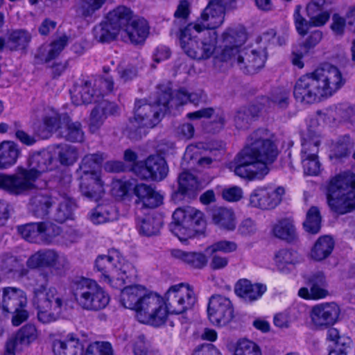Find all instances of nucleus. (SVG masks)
<instances>
[{"mask_svg":"<svg viewBox=\"0 0 355 355\" xmlns=\"http://www.w3.org/2000/svg\"><path fill=\"white\" fill-rule=\"evenodd\" d=\"M278 155L275 135L268 129L259 128L248 139L245 148L236 157L234 173L249 180L262 179L269 172Z\"/></svg>","mask_w":355,"mask_h":355,"instance_id":"nucleus-1","label":"nucleus"},{"mask_svg":"<svg viewBox=\"0 0 355 355\" xmlns=\"http://www.w3.org/2000/svg\"><path fill=\"white\" fill-rule=\"evenodd\" d=\"M248 38L241 26H231L221 33L218 43L222 50L218 58L222 62L238 67L245 73L252 74L261 69L267 56L264 50L241 49Z\"/></svg>","mask_w":355,"mask_h":355,"instance_id":"nucleus-2","label":"nucleus"},{"mask_svg":"<svg viewBox=\"0 0 355 355\" xmlns=\"http://www.w3.org/2000/svg\"><path fill=\"white\" fill-rule=\"evenodd\" d=\"M344 83L340 70L326 64L298 78L294 86L293 94L297 101L311 104L322 98L331 96Z\"/></svg>","mask_w":355,"mask_h":355,"instance_id":"nucleus-3","label":"nucleus"},{"mask_svg":"<svg viewBox=\"0 0 355 355\" xmlns=\"http://www.w3.org/2000/svg\"><path fill=\"white\" fill-rule=\"evenodd\" d=\"M48 153H36L28 160V168L18 166L16 173H0V189L14 196L26 194L35 188V181L46 172L51 164Z\"/></svg>","mask_w":355,"mask_h":355,"instance_id":"nucleus-4","label":"nucleus"},{"mask_svg":"<svg viewBox=\"0 0 355 355\" xmlns=\"http://www.w3.org/2000/svg\"><path fill=\"white\" fill-rule=\"evenodd\" d=\"M327 197L331 209L345 214L355 209V174L340 173L330 179L327 185Z\"/></svg>","mask_w":355,"mask_h":355,"instance_id":"nucleus-5","label":"nucleus"},{"mask_svg":"<svg viewBox=\"0 0 355 355\" xmlns=\"http://www.w3.org/2000/svg\"><path fill=\"white\" fill-rule=\"evenodd\" d=\"M71 291L78 306L89 311L104 309L110 300L106 291L96 281L89 278L81 277L73 280Z\"/></svg>","mask_w":355,"mask_h":355,"instance_id":"nucleus-6","label":"nucleus"},{"mask_svg":"<svg viewBox=\"0 0 355 355\" xmlns=\"http://www.w3.org/2000/svg\"><path fill=\"white\" fill-rule=\"evenodd\" d=\"M95 268L101 272V281L111 286L119 288L125 283V279L135 275L132 264L113 250L107 255H99L95 261Z\"/></svg>","mask_w":355,"mask_h":355,"instance_id":"nucleus-7","label":"nucleus"},{"mask_svg":"<svg viewBox=\"0 0 355 355\" xmlns=\"http://www.w3.org/2000/svg\"><path fill=\"white\" fill-rule=\"evenodd\" d=\"M32 303L37 309V318L44 324L58 320L62 314L63 296L54 287L47 288V281L33 288Z\"/></svg>","mask_w":355,"mask_h":355,"instance_id":"nucleus-8","label":"nucleus"},{"mask_svg":"<svg viewBox=\"0 0 355 355\" xmlns=\"http://www.w3.org/2000/svg\"><path fill=\"white\" fill-rule=\"evenodd\" d=\"M205 222L203 214L192 207L177 209L169 225L171 232L183 242L202 233Z\"/></svg>","mask_w":355,"mask_h":355,"instance_id":"nucleus-9","label":"nucleus"},{"mask_svg":"<svg viewBox=\"0 0 355 355\" xmlns=\"http://www.w3.org/2000/svg\"><path fill=\"white\" fill-rule=\"evenodd\" d=\"M161 110L145 99L136 100L133 109V117L129 119L126 131L130 138L140 139L145 134V128H152L159 121Z\"/></svg>","mask_w":355,"mask_h":355,"instance_id":"nucleus-10","label":"nucleus"},{"mask_svg":"<svg viewBox=\"0 0 355 355\" xmlns=\"http://www.w3.org/2000/svg\"><path fill=\"white\" fill-rule=\"evenodd\" d=\"M198 33L194 28H189L188 26L180 31V41L182 49L191 58L196 60H205L210 58L214 53L217 43V33L216 31H207L204 37L198 40L195 38Z\"/></svg>","mask_w":355,"mask_h":355,"instance_id":"nucleus-11","label":"nucleus"},{"mask_svg":"<svg viewBox=\"0 0 355 355\" xmlns=\"http://www.w3.org/2000/svg\"><path fill=\"white\" fill-rule=\"evenodd\" d=\"M137 320L144 324L159 327L168 317V310L162 297L147 291L135 310Z\"/></svg>","mask_w":355,"mask_h":355,"instance_id":"nucleus-12","label":"nucleus"},{"mask_svg":"<svg viewBox=\"0 0 355 355\" xmlns=\"http://www.w3.org/2000/svg\"><path fill=\"white\" fill-rule=\"evenodd\" d=\"M234 3L235 0H209L196 21L187 25L188 30L194 28L197 33H201L219 28L224 23L226 10L233 7Z\"/></svg>","mask_w":355,"mask_h":355,"instance_id":"nucleus-13","label":"nucleus"},{"mask_svg":"<svg viewBox=\"0 0 355 355\" xmlns=\"http://www.w3.org/2000/svg\"><path fill=\"white\" fill-rule=\"evenodd\" d=\"M320 137L315 130L309 128L302 135L301 160L306 175H317L320 171L318 153Z\"/></svg>","mask_w":355,"mask_h":355,"instance_id":"nucleus-14","label":"nucleus"},{"mask_svg":"<svg viewBox=\"0 0 355 355\" xmlns=\"http://www.w3.org/2000/svg\"><path fill=\"white\" fill-rule=\"evenodd\" d=\"M165 298L166 307L175 314L191 309L197 301L193 287L185 283L171 286L166 293Z\"/></svg>","mask_w":355,"mask_h":355,"instance_id":"nucleus-15","label":"nucleus"},{"mask_svg":"<svg viewBox=\"0 0 355 355\" xmlns=\"http://www.w3.org/2000/svg\"><path fill=\"white\" fill-rule=\"evenodd\" d=\"M210 322L218 327L228 324L234 318V307L229 298L217 295L210 299L207 307Z\"/></svg>","mask_w":355,"mask_h":355,"instance_id":"nucleus-16","label":"nucleus"},{"mask_svg":"<svg viewBox=\"0 0 355 355\" xmlns=\"http://www.w3.org/2000/svg\"><path fill=\"white\" fill-rule=\"evenodd\" d=\"M106 155L104 153H98L95 154H89L85 155L79 166L77 173L81 175L83 180L82 188L84 192H87V185L89 180L94 183V193L101 191V187L99 183H97L98 175H100V168Z\"/></svg>","mask_w":355,"mask_h":355,"instance_id":"nucleus-17","label":"nucleus"},{"mask_svg":"<svg viewBox=\"0 0 355 355\" xmlns=\"http://www.w3.org/2000/svg\"><path fill=\"white\" fill-rule=\"evenodd\" d=\"M285 190L282 187H257L250 196L249 205L262 210L272 209L281 202Z\"/></svg>","mask_w":355,"mask_h":355,"instance_id":"nucleus-18","label":"nucleus"},{"mask_svg":"<svg viewBox=\"0 0 355 355\" xmlns=\"http://www.w3.org/2000/svg\"><path fill=\"white\" fill-rule=\"evenodd\" d=\"M141 179L159 182L168 175V167L165 159L160 155H150L140 165L134 168Z\"/></svg>","mask_w":355,"mask_h":355,"instance_id":"nucleus-19","label":"nucleus"},{"mask_svg":"<svg viewBox=\"0 0 355 355\" xmlns=\"http://www.w3.org/2000/svg\"><path fill=\"white\" fill-rule=\"evenodd\" d=\"M340 310L334 302H324L312 307L310 318L312 324L319 329H327L337 322Z\"/></svg>","mask_w":355,"mask_h":355,"instance_id":"nucleus-20","label":"nucleus"},{"mask_svg":"<svg viewBox=\"0 0 355 355\" xmlns=\"http://www.w3.org/2000/svg\"><path fill=\"white\" fill-rule=\"evenodd\" d=\"M119 112L120 108L116 103L106 100L100 101L91 111L89 123V130L93 133L96 132L107 116L118 115Z\"/></svg>","mask_w":355,"mask_h":355,"instance_id":"nucleus-21","label":"nucleus"},{"mask_svg":"<svg viewBox=\"0 0 355 355\" xmlns=\"http://www.w3.org/2000/svg\"><path fill=\"white\" fill-rule=\"evenodd\" d=\"M149 34V26L143 17H134L122 31L121 38L133 44H143Z\"/></svg>","mask_w":355,"mask_h":355,"instance_id":"nucleus-22","label":"nucleus"},{"mask_svg":"<svg viewBox=\"0 0 355 355\" xmlns=\"http://www.w3.org/2000/svg\"><path fill=\"white\" fill-rule=\"evenodd\" d=\"M31 39V34L26 30H11L5 37H0V50L5 48L12 51L25 52Z\"/></svg>","mask_w":355,"mask_h":355,"instance_id":"nucleus-23","label":"nucleus"},{"mask_svg":"<svg viewBox=\"0 0 355 355\" xmlns=\"http://www.w3.org/2000/svg\"><path fill=\"white\" fill-rule=\"evenodd\" d=\"M27 304L26 293L14 287L4 288L0 293V309L5 312H12L19 308H24Z\"/></svg>","mask_w":355,"mask_h":355,"instance_id":"nucleus-24","label":"nucleus"},{"mask_svg":"<svg viewBox=\"0 0 355 355\" xmlns=\"http://www.w3.org/2000/svg\"><path fill=\"white\" fill-rule=\"evenodd\" d=\"M137 199L135 203L144 208H155L162 203V196L151 186L146 184H137L133 190Z\"/></svg>","mask_w":355,"mask_h":355,"instance_id":"nucleus-25","label":"nucleus"},{"mask_svg":"<svg viewBox=\"0 0 355 355\" xmlns=\"http://www.w3.org/2000/svg\"><path fill=\"white\" fill-rule=\"evenodd\" d=\"M68 43V37L62 35L50 44L42 45L35 55L37 64L47 63L59 55Z\"/></svg>","mask_w":355,"mask_h":355,"instance_id":"nucleus-26","label":"nucleus"},{"mask_svg":"<svg viewBox=\"0 0 355 355\" xmlns=\"http://www.w3.org/2000/svg\"><path fill=\"white\" fill-rule=\"evenodd\" d=\"M234 290L236 294L245 301L252 302L265 293L266 287L263 284H253L247 279H241L236 283Z\"/></svg>","mask_w":355,"mask_h":355,"instance_id":"nucleus-27","label":"nucleus"},{"mask_svg":"<svg viewBox=\"0 0 355 355\" xmlns=\"http://www.w3.org/2000/svg\"><path fill=\"white\" fill-rule=\"evenodd\" d=\"M146 291L147 289L141 285L124 287L121 292L120 302L125 308L135 311Z\"/></svg>","mask_w":355,"mask_h":355,"instance_id":"nucleus-28","label":"nucleus"},{"mask_svg":"<svg viewBox=\"0 0 355 355\" xmlns=\"http://www.w3.org/2000/svg\"><path fill=\"white\" fill-rule=\"evenodd\" d=\"M53 351L55 355H78V351H83V345L74 334H69L64 339H55L53 343Z\"/></svg>","mask_w":355,"mask_h":355,"instance_id":"nucleus-29","label":"nucleus"},{"mask_svg":"<svg viewBox=\"0 0 355 355\" xmlns=\"http://www.w3.org/2000/svg\"><path fill=\"white\" fill-rule=\"evenodd\" d=\"M21 149L12 141H3L0 143V169H6L14 166L19 156Z\"/></svg>","mask_w":355,"mask_h":355,"instance_id":"nucleus-30","label":"nucleus"},{"mask_svg":"<svg viewBox=\"0 0 355 355\" xmlns=\"http://www.w3.org/2000/svg\"><path fill=\"white\" fill-rule=\"evenodd\" d=\"M335 242L328 235L320 236L311 247L309 257L315 261H322L328 258L332 253Z\"/></svg>","mask_w":355,"mask_h":355,"instance_id":"nucleus-31","label":"nucleus"},{"mask_svg":"<svg viewBox=\"0 0 355 355\" xmlns=\"http://www.w3.org/2000/svg\"><path fill=\"white\" fill-rule=\"evenodd\" d=\"M133 18L129 8L120 6L108 12L106 20L121 34Z\"/></svg>","mask_w":355,"mask_h":355,"instance_id":"nucleus-32","label":"nucleus"},{"mask_svg":"<svg viewBox=\"0 0 355 355\" xmlns=\"http://www.w3.org/2000/svg\"><path fill=\"white\" fill-rule=\"evenodd\" d=\"M58 258L59 255L53 250H39L28 259L26 266L31 269L53 267L57 263Z\"/></svg>","mask_w":355,"mask_h":355,"instance_id":"nucleus-33","label":"nucleus"},{"mask_svg":"<svg viewBox=\"0 0 355 355\" xmlns=\"http://www.w3.org/2000/svg\"><path fill=\"white\" fill-rule=\"evenodd\" d=\"M171 256L195 269L204 268L207 263L206 256L201 252H187L179 249L171 251Z\"/></svg>","mask_w":355,"mask_h":355,"instance_id":"nucleus-34","label":"nucleus"},{"mask_svg":"<svg viewBox=\"0 0 355 355\" xmlns=\"http://www.w3.org/2000/svg\"><path fill=\"white\" fill-rule=\"evenodd\" d=\"M212 221L220 229L233 231L236 227V218L231 209L220 207L214 209L211 214Z\"/></svg>","mask_w":355,"mask_h":355,"instance_id":"nucleus-35","label":"nucleus"},{"mask_svg":"<svg viewBox=\"0 0 355 355\" xmlns=\"http://www.w3.org/2000/svg\"><path fill=\"white\" fill-rule=\"evenodd\" d=\"M178 191L189 198H195L202 187L197 178L189 172H183L178 178Z\"/></svg>","mask_w":355,"mask_h":355,"instance_id":"nucleus-36","label":"nucleus"},{"mask_svg":"<svg viewBox=\"0 0 355 355\" xmlns=\"http://www.w3.org/2000/svg\"><path fill=\"white\" fill-rule=\"evenodd\" d=\"M274 261L279 271L286 272L299 262V257L295 251L283 248L275 252Z\"/></svg>","mask_w":355,"mask_h":355,"instance_id":"nucleus-37","label":"nucleus"},{"mask_svg":"<svg viewBox=\"0 0 355 355\" xmlns=\"http://www.w3.org/2000/svg\"><path fill=\"white\" fill-rule=\"evenodd\" d=\"M64 126L60 128V137L71 142H82L84 132L80 122H73L69 116L64 118Z\"/></svg>","mask_w":355,"mask_h":355,"instance_id":"nucleus-38","label":"nucleus"},{"mask_svg":"<svg viewBox=\"0 0 355 355\" xmlns=\"http://www.w3.org/2000/svg\"><path fill=\"white\" fill-rule=\"evenodd\" d=\"M259 112V107L254 105L242 107L239 109L234 118L236 128H248L252 121L257 117Z\"/></svg>","mask_w":355,"mask_h":355,"instance_id":"nucleus-39","label":"nucleus"},{"mask_svg":"<svg viewBox=\"0 0 355 355\" xmlns=\"http://www.w3.org/2000/svg\"><path fill=\"white\" fill-rule=\"evenodd\" d=\"M54 203L53 198L48 193H39L31 200V209L38 218H44L49 213V209Z\"/></svg>","mask_w":355,"mask_h":355,"instance_id":"nucleus-40","label":"nucleus"},{"mask_svg":"<svg viewBox=\"0 0 355 355\" xmlns=\"http://www.w3.org/2000/svg\"><path fill=\"white\" fill-rule=\"evenodd\" d=\"M272 231L275 237L288 241L293 240L296 236L293 222L288 218L278 220L273 225Z\"/></svg>","mask_w":355,"mask_h":355,"instance_id":"nucleus-41","label":"nucleus"},{"mask_svg":"<svg viewBox=\"0 0 355 355\" xmlns=\"http://www.w3.org/2000/svg\"><path fill=\"white\" fill-rule=\"evenodd\" d=\"M290 92L285 88H276L267 97L268 106L278 110H285L289 105Z\"/></svg>","mask_w":355,"mask_h":355,"instance_id":"nucleus-42","label":"nucleus"},{"mask_svg":"<svg viewBox=\"0 0 355 355\" xmlns=\"http://www.w3.org/2000/svg\"><path fill=\"white\" fill-rule=\"evenodd\" d=\"M162 227V221L152 216H147L138 221L137 228L139 233L146 236L157 235Z\"/></svg>","mask_w":355,"mask_h":355,"instance_id":"nucleus-43","label":"nucleus"},{"mask_svg":"<svg viewBox=\"0 0 355 355\" xmlns=\"http://www.w3.org/2000/svg\"><path fill=\"white\" fill-rule=\"evenodd\" d=\"M71 94L72 102L76 105L91 103L94 94L92 83L86 81L83 85L76 87Z\"/></svg>","mask_w":355,"mask_h":355,"instance_id":"nucleus-44","label":"nucleus"},{"mask_svg":"<svg viewBox=\"0 0 355 355\" xmlns=\"http://www.w3.org/2000/svg\"><path fill=\"white\" fill-rule=\"evenodd\" d=\"M76 207L75 202L67 196H62L54 214V219L58 223H62L71 218L73 211Z\"/></svg>","mask_w":355,"mask_h":355,"instance_id":"nucleus-45","label":"nucleus"},{"mask_svg":"<svg viewBox=\"0 0 355 355\" xmlns=\"http://www.w3.org/2000/svg\"><path fill=\"white\" fill-rule=\"evenodd\" d=\"M93 33L95 39L100 42H108L120 34L107 20L96 26Z\"/></svg>","mask_w":355,"mask_h":355,"instance_id":"nucleus-46","label":"nucleus"},{"mask_svg":"<svg viewBox=\"0 0 355 355\" xmlns=\"http://www.w3.org/2000/svg\"><path fill=\"white\" fill-rule=\"evenodd\" d=\"M321 216L317 207H311L306 213V220L304 222L305 230L311 234H318L321 228Z\"/></svg>","mask_w":355,"mask_h":355,"instance_id":"nucleus-47","label":"nucleus"},{"mask_svg":"<svg viewBox=\"0 0 355 355\" xmlns=\"http://www.w3.org/2000/svg\"><path fill=\"white\" fill-rule=\"evenodd\" d=\"M41 223H28L18 227V232L28 242L41 241Z\"/></svg>","mask_w":355,"mask_h":355,"instance_id":"nucleus-48","label":"nucleus"},{"mask_svg":"<svg viewBox=\"0 0 355 355\" xmlns=\"http://www.w3.org/2000/svg\"><path fill=\"white\" fill-rule=\"evenodd\" d=\"M106 0H78L77 12L84 17H91Z\"/></svg>","mask_w":355,"mask_h":355,"instance_id":"nucleus-49","label":"nucleus"},{"mask_svg":"<svg viewBox=\"0 0 355 355\" xmlns=\"http://www.w3.org/2000/svg\"><path fill=\"white\" fill-rule=\"evenodd\" d=\"M58 156L60 163L63 165H71L78 159L77 149L69 145H60L58 146Z\"/></svg>","mask_w":355,"mask_h":355,"instance_id":"nucleus-50","label":"nucleus"},{"mask_svg":"<svg viewBox=\"0 0 355 355\" xmlns=\"http://www.w3.org/2000/svg\"><path fill=\"white\" fill-rule=\"evenodd\" d=\"M37 336L38 333L35 326L32 324H27L19 330L15 337H12L10 339H16V345L18 340L21 343L28 345L36 340Z\"/></svg>","mask_w":355,"mask_h":355,"instance_id":"nucleus-51","label":"nucleus"},{"mask_svg":"<svg viewBox=\"0 0 355 355\" xmlns=\"http://www.w3.org/2000/svg\"><path fill=\"white\" fill-rule=\"evenodd\" d=\"M310 290L307 288H301L298 291V295L304 299L318 300L325 297L328 295V291L325 288L326 286H309Z\"/></svg>","mask_w":355,"mask_h":355,"instance_id":"nucleus-52","label":"nucleus"},{"mask_svg":"<svg viewBox=\"0 0 355 355\" xmlns=\"http://www.w3.org/2000/svg\"><path fill=\"white\" fill-rule=\"evenodd\" d=\"M41 241L44 243H51L61 233L60 227L51 223H41Z\"/></svg>","mask_w":355,"mask_h":355,"instance_id":"nucleus-53","label":"nucleus"},{"mask_svg":"<svg viewBox=\"0 0 355 355\" xmlns=\"http://www.w3.org/2000/svg\"><path fill=\"white\" fill-rule=\"evenodd\" d=\"M353 144L349 135H344L338 139L334 147V155L336 157H344L347 156Z\"/></svg>","mask_w":355,"mask_h":355,"instance_id":"nucleus-54","label":"nucleus"},{"mask_svg":"<svg viewBox=\"0 0 355 355\" xmlns=\"http://www.w3.org/2000/svg\"><path fill=\"white\" fill-rule=\"evenodd\" d=\"M234 355H261V352L254 343L243 339L238 342Z\"/></svg>","mask_w":355,"mask_h":355,"instance_id":"nucleus-55","label":"nucleus"},{"mask_svg":"<svg viewBox=\"0 0 355 355\" xmlns=\"http://www.w3.org/2000/svg\"><path fill=\"white\" fill-rule=\"evenodd\" d=\"M85 355H113V350L109 343L95 342L87 347Z\"/></svg>","mask_w":355,"mask_h":355,"instance_id":"nucleus-56","label":"nucleus"},{"mask_svg":"<svg viewBox=\"0 0 355 355\" xmlns=\"http://www.w3.org/2000/svg\"><path fill=\"white\" fill-rule=\"evenodd\" d=\"M79 180H80V189L83 196H85V197H87L91 200H94L95 201L98 200L101 198L103 193H104V189H103V184L101 179L100 175H98V180H96L97 183H99V184L101 185V191H99L98 193H96V192L94 193V191L96 190L94 189L95 187L94 186V183L92 182L91 180H89V182H88L89 183L87 187V192H84V191L83 190V188H82L83 180L81 178V175H79Z\"/></svg>","mask_w":355,"mask_h":355,"instance_id":"nucleus-57","label":"nucleus"},{"mask_svg":"<svg viewBox=\"0 0 355 355\" xmlns=\"http://www.w3.org/2000/svg\"><path fill=\"white\" fill-rule=\"evenodd\" d=\"M236 249L237 244L235 242L224 240L213 243L207 248V251H210L211 253L216 252L230 253L235 252Z\"/></svg>","mask_w":355,"mask_h":355,"instance_id":"nucleus-58","label":"nucleus"},{"mask_svg":"<svg viewBox=\"0 0 355 355\" xmlns=\"http://www.w3.org/2000/svg\"><path fill=\"white\" fill-rule=\"evenodd\" d=\"M94 224L104 223L110 220L109 212L105 206L98 205L94 209L89 216Z\"/></svg>","mask_w":355,"mask_h":355,"instance_id":"nucleus-59","label":"nucleus"},{"mask_svg":"<svg viewBox=\"0 0 355 355\" xmlns=\"http://www.w3.org/2000/svg\"><path fill=\"white\" fill-rule=\"evenodd\" d=\"M172 93L171 90L162 92L158 94L157 100L153 104L155 107L161 110V114H163L169 108V104H172Z\"/></svg>","mask_w":355,"mask_h":355,"instance_id":"nucleus-60","label":"nucleus"},{"mask_svg":"<svg viewBox=\"0 0 355 355\" xmlns=\"http://www.w3.org/2000/svg\"><path fill=\"white\" fill-rule=\"evenodd\" d=\"M237 231L243 236H251L257 232V226L254 220L248 218L241 222Z\"/></svg>","mask_w":355,"mask_h":355,"instance_id":"nucleus-61","label":"nucleus"},{"mask_svg":"<svg viewBox=\"0 0 355 355\" xmlns=\"http://www.w3.org/2000/svg\"><path fill=\"white\" fill-rule=\"evenodd\" d=\"M322 33L319 30L312 31L306 40L302 44L304 53H308L311 49L315 47L322 40Z\"/></svg>","mask_w":355,"mask_h":355,"instance_id":"nucleus-62","label":"nucleus"},{"mask_svg":"<svg viewBox=\"0 0 355 355\" xmlns=\"http://www.w3.org/2000/svg\"><path fill=\"white\" fill-rule=\"evenodd\" d=\"M331 21L330 28L333 33L337 36H343L346 27L345 19L336 13L333 15Z\"/></svg>","mask_w":355,"mask_h":355,"instance_id":"nucleus-63","label":"nucleus"},{"mask_svg":"<svg viewBox=\"0 0 355 355\" xmlns=\"http://www.w3.org/2000/svg\"><path fill=\"white\" fill-rule=\"evenodd\" d=\"M132 351L134 355L148 354V347L144 335H139L134 340L132 343Z\"/></svg>","mask_w":355,"mask_h":355,"instance_id":"nucleus-64","label":"nucleus"}]
</instances>
